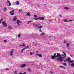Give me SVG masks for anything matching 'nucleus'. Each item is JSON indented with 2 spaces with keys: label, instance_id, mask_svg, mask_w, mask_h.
Returning <instances> with one entry per match:
<instances>
[{
  "label": "nucleus",
  "instance_id": "9b49d317",
  "mask_svg": "<svg viewBox=\"0 0 74 74\" xmlns=\"http://www.w3.org/2000/svg\"><path fill=\"white\" fill-rule=\"evenodd\" d=\"M59 67H60V68H62V69H65L66 68L64 66H59Z\"/></svg>",
  "mask_w": 74,
  "mask_h": 74
},
{
  "label": "nucleus",
  "instance_id": "052dcab7",
  "mask_svg": "<svg viewBox=\"0 0 74 74\" xmlns=\"http://www.w3.org/2000/svg\"><path fill=\"white\" fill-rule=\"evenodd\" d=\"M35 45H37V44H35Z\"/></svg>",
  "mask_w": 74,
  "mask_h": 74
},
{
  "label": "nucleus",
  "instance_id": "8fccbe9b",
  "mask_svg": "<svg viewBox=\"0 0 74 74\" xmlns=\"http://www.w3.org/2000/svg\"><path fill=\"white\" fill-rule=\"evenodd\" d=\"M23 74H26V72H24Z\"/></svg>",
  "mask_w": 74,
  "mask_h": 74
},
{
  "label": "nucleus",
  "instance_id": "423d86ee",
  "mask_svg": "<svg viewBox=\"0 0 74 74\" xmlns=\"http://www.w3.org/2000/svg\"><path fill=\"white\" fill-rule=\"evenodd\" d=\"M58 60H60V61H61V62H62L63 61V59H62V57H59Z\"/></svg>",
  "mask_w": 74,
  "mask_h": 74
},
{
  "label": "nucleus",
  "instance_id": "5fc2aeb1",
  "mask_svg": "<svg viewBox=\"0 0 74 74\" xmlns=\"http://www.w3.org/2000/svg\"><path fill=\"white\" fill-rule=\"evenodd\" d=\"M64 42L65 44H66V43H65V42H66V41H64Z\"/></svg>",
  "mask_w": 74,
  "mask_h": 74
},
{
  "label": "nucleus",
  "instance_id": "4be33fe9",
  "mask_svg": "<svg viewBox=\"0 0 74 74\" xmlns=\"http://www.w3.org/2000/svg\"><path fill=\"white\" fill-rule=\"evenodd\" d=\"M7 8H6L5 7L3 8V10L5 11H7Z\"/></svg>",
  "mask_w": 74,
  "mask_h": 74
},
{
  "label": "nucleus",
  "instance_id": "cd10ccee",
  "mask_svg": "<svg viewBox=\"0 0 74 74\" xmlns=\"http://www.w3.org/2000/svg\"><path fill=\"white\" fill-rule=\"evenodd\" d=\"M14 12H12V13H10V15H14Z\"/></svg>",
  "mask_w": 74,
  "mask_h": 74
},
{
  "label": "nucleus",
  "instance_id": "a878e982",
  "mask_svg": "<svg viewBox=\"0 0 74 74\" xmlns=\"http://www.w3.org/2000/svg\"><path fill=\"white\" fill-rule=\"evenodd\" d=\"M33 19H34V20H38L39 19V17L37 18H33Z\"/></svg>",
  "mask_w": 74,
  "mask_h": 74
},
{
  "label": "nucleus",
  "instance_id": "f03ea898",
  "mask_svg": "<svg viewBox=\"0 0 74 74\" xmlns=\"http://www.w3.org/2000/svg\"><path fill=\"white\" fill-rule=\"evenodd\" d=\"M63 21L64 22H68L73 21V20H69L68 21H67V19H63Z\"/></svg>",
  "mask_w": 74,
  "mask_h": 74
},
{
  "label": "nucleus",
  "instance_id": "69168bd1",
  "mask_svg": "<svg viewBox=\"0 0 74 74\" xmlns=\"http://www.w3.org/2000/svg\"><path fill=\"white\" fill-rule=\"evenodd\" d=\"M73 74H74V73Z\"/></svg>",
  "mask_w": 74,
  "mask_h": 74
},
{
  "label": "nucleus",
  "instance_id": "4c0bfd02",
  "mask_svg": "<svg viewBox=\"0 0 74 74\" xmlns=\"http://www.w3.org/2000/svg\"><path fill=\"white\" fill-rule=\"evenodd\" d=\"M56 54H57V53H56L53 55V56H56Z\"/></svg>",
  "mask_w": 74,
  "mask_h": 74
},
{
  "label": "nucleus",
  "instance_id": "49530a36",
  "mask_svg": "<svg viewBox=\"0 0 74 74\" xmlns=\"http://www.w3.org/2000/svg\"><path fill=\"white\" fill-rule=\"evenodd\" d=\"M8 3H10V1H9L8 0Z\"/></svg>",
  "mask_w": 74,
  "mask_h": 74
},
{
  "label": "nucleus",
  "instance_id": "f8f14e48",
  "mask_svg": "<svg viewBox=\"0 0 74 74\" xmlns=\"http://www.w3.org/2000/svg\"><path fill=\"white\" fill-rule=\"evenodd\" d=\"M36 55H38V56H39V57H40V58H42V55L41 54H36Z\"/></svg>",
  "mask_w": 74,
  "mask_h": 74
},
{
  "label": "nucleus",
  "instance_id": "e2e57ef3",
  "mask_svg": "<svg viewBox=\"0 0 74 74\" xmlns=\"http://www.w3.org/2000/svg\"><path fill=\"white\" fill-rule=\"evenodd\" d=\"M1 74H3V73H1Z\"/></svg>",
  "mask_w": 74,
  "mask_h": 74
},
{
  "label": "nucleus",
  "instance_id": "ddd939ff",
  "mask_svg": "<svg viewBox=\"0 0 74 74\" xmlns=\"http://www.w3.org/2000/svg\"><path fill=\"white\" fill-rule=\"evenodd\" d=\"M16 5H19V1H16Z\"/></svg>",
  "mask_w": 74,
  "mask_h": 74
},
{
  "label": "nucleus",
  "instance_id": "6ab92c4d",
  "mask_svg": "<svg viewBox=\"0 0 74 74\" xmlns=\"http://www.w3.org/2000/svg\"><path fill=\"white\" fill-rule=\"evenodd\" d=\"M44 34H45V33H41L40 34V35L41 36H43L44 35Z\"/></svg>",
  "mask_w": 74,
  "mask_h": 74
},
{
  "label": "nucleus",
  "instance_id": "412c9836",
  "mask_svg": "<svg viewBox=\"0 0 74 74\" xmlns=\"http://www.w3.org/2000/svg\"><path fill=\"white\" fill-rule=\"evenodd\" d=\"M26 15H27V16H30V12H28L27 13Z\"/></svg>",
  "mask_w": 74,
  "mask_h": 74
},
{
  "label": "nucleus",
  "instance_id": "473e14b6",
  "mask_svg": "<svg viewBox=\"0 0 74 74\" xmlns=\"http://www.w3.org/2000/svg\"><path fill=\"white\" fill-rule=\"evenodd\" d=\"M13 73L14 74H17V73H18V72L16 71H14L13 72Z\"/></svg>",
  "mask_w": 74,
  "mask_h": 74
},
{
  "label": "nucleus",
  "instance_id": "79ce46f5",
  "mask_svg": "<svg viewBox=\"0 0 74 74\" xmlns=\"http://www.w3.org/2000/svg\"><path fill=\"white\" fill-rule=\"evenodd\" d=\"M39 32H42V31H41V29H39Z\"/></svg>",
  "mask_w": 74,
  "mask_h": 74
},
{
  "label": "nucleus",
  "instance_id": "e433bc0d",
  "mask_svg": "<svg viewBox=\"0 0 74 74\" xmlns=\"http://www.w3.org/2000/svg\"><path fill=\"white\" fill-rule=\"evenodd\" d=\"M13 21H16V18H13Z\"/></svg>",
  "mask_w": 74,
  "mask_h": 74
},
{
  "label": "nucleus",
  "instance_id": "680f3d73",
  "mask_svg": "<svg viewBox=\"0 0 74 74\" xmlns=\"http://www.w3.org/2000/svg\"><path fill=\"white\" fill-rule=\"evenodd\" d=\"M71 56H72V55H71Z\"/></svg>",
  "mask_w": 74,
  "mask_h": 74
},
{
  "label": "nucleus",
  "instance_id": "dca6fc26",
  "mask_svg": "<svg viewBox=\"0 0 74 74\" xmlns=\"http://www.w3.org/2000/svg\"><path fill=\"white\" fill-rule=\"evenodd\" d=\"M40 26V24H36L35 25V26H36V27H39Z\"/></svg>",
  "mask_w": 74,
  "mask_h": 74
},
{
  "label": "nucleus",
  "instance_id": "5701e85b",
  "mask_svg": "<svg viewBox=\"0 0 74 74\" xmlns=\"http://www.w3.org/2000/svg\"><path fill=\"white\" fill-rule=\"evenodd\" d=\"M41 28H42V26H40V25L39 26V27H38V29H41Z\"/></svg>",
  "mask_w": 74,
  "mask_h": 74
},
{
  "label": "nucleus",
  "instance_id": "7ed1b4c3",
  "mask_svg": "<svg viewBox=\"0 0 74 74\" xmlns=\"http://www.w3.org/2000/svg\"><path fill=\"white\" fill-rule=\"evenodd\" d=\"M62 53L64 54H61L62 56H63L64 58H66V56L67 55L64 52H63Z\"/></svg>",
  "mask_w": 74,
  "mask_h": 74
},
{
  "label": "nucleus",
  "instance_id": "ea45409f",
  "mask_svg": "<svg viewBox=\"0 0 74 74\" xmlns=\"http://www.w3.org/2000/svg\"><path fill=\"white\" fill-rule=\"evenodd\" d=\"M34 16L35 17V18H37V16L36 15H34Z\"/></svg>",
  "mask_w": 74,
  "mask_h": 74
},
{
  "label": "nucleus",
  "instance_id": "de8ad7c7",
  "mask_svg": "<svg viewBox=\"0 0 74 74\" xmlns=\"http://www.w3.org/2000/svg\"><path fill=\"white\" fill-rule=\"evenodd\" d=\"M3 18H2V19L0 20V21H1V22H2V21H3Z\"/></svg>",
  "mask_w": 74,
  "mask_h": 74
},
{
  "label": "nucleus",
  "instance_id": "f704fd0d",
  "mask_svg": "<svg viewBox=\"0 0 74 74\" xmlns=\"http://www.w3.org/2000/svg\"><path fill=\"white\" fill-rule=\"evenodd\" d=\"M30 55H33V54H34V52L32 53V52H30Z\"/></svg>",
  "mask_w": 74,
  "mask_h": 74
},
{
  "label": "nucleus",
  "instance_id": "4468645a",
  "mask_svg": "<svg viewBox=\"0 0 74 74\" xmlns=\"http://www.w3.org/2000/svg\"><path fill=\"white\" fill-rule=\"evenodd\" d=\"M74 63V61L73 60H70L68 62V63Z\"/></svg>",
  "mask_w": 74,
  "mask_h": 74
},
{
  "label": "nucleus",
  "instance_id": "c03bdc74",
  "mask_svg": "<svg viewBox=\"0 0 74 74\" xmlns=\"http://www.w3.org/2000/svg\"><path fill=\"white\" fill-rule=\"evenodd\" d=\"M9 70V69L8 68H7L6 69H5V70Z\"/></svg>",
  "mask_w": 74,
  "mask_h": 74
},
{
  "label": "nucleus",
  "instance_id": "f257e3e1",
  "mask_svg": "<svg viewBox=\"0 0 74 74\" xmlns=\"http://www.w3.org/2000/svg\"><path fill=\"white\" fill-rule=\"evenodd\" d=\"M16 23L17 24L18 26H19L20 25H21V23H22V22L21 21H20L19 20H17Z\"/></svg>",
  "mask_w": 74,
  "mask_h": 74
},
{
  "label": "nucleus",
  "instance_id": "2eb2a0df",
  "mask_svg": "<svg viewBox=\"0 0 74 74\" xmlns=\"http://www.w3.org/2000/svg\"><path fill=\"white\" fill-rule=\"evenodd\" d=\"M67 61H70V60H71V58L70 57L68 58L67 59H66Z\"/></svg>",
  "mask_w": 74,
  "mask_h": 74
},
{
  "label": "nucleus",
  "instance_id": "bb28decb",
  "mask_svg": "<svg viewBox=\"0 0 74 74\" xmlns=\"http://www.w3.org/2000/svg\"><path fill=\"white\" fill-rule=\"evenodd\" d=\"M25 49H27V48H29V46H27V47H25L24 48Z\"/></svg>",
  "mask_w": 74,
  "mask_h": 74
},
{
  "label": "nucleus",
  "instance_id": "b1692460",
  "mask_svg": "<svg viewBox=\"0 0 74 74\" xmlns=\"http://www.w3.org/2000/svg\"><path fill=\"white\" fill-rule=\"evenodd\" d=\"M71 66L73 67H74V64L73 63L71 64Z\"/></svg>",
  "mask_w": 74,
  "mask_h": 74
},
{
  "label": "nucleus",
  "instance_id": "3c124183",
  "mask_svg": "<svg viewBox=\"0 0 74 74\" xmlns=\"http://www.w3.org/2000/svg\"><path fill=\"white\" fill-rule=\"evenodd\" d=\"M60 17H62V16L61 14H60Z\"/></svg>",
  "mask_w": 74,
  "mask_h": 74
},
{
  "label": "nucleus",
  "instance_id": "c85d7f7f",
  "mask_svg": "<svg viewBox=\"0 0 74 74\" xmlns=\"http://www.w3.org/2000/svg\"><path fill=\"white\" fill-rule=\"evenodd\" d=\"M33 21H29L28 22L27 24H29V23H31V22H32Z\"/></svg>",
  "mask_w": 74,
  "mask_h": 74
},
{
  "label": "nucleus",
  "instance_id": "9d476101",
  "mask_svg": "<svg viewBox=\"0 0 74 74\" xmlns=\"http://www.w3.org/2000/svg\"><path fill=\"white\" fill-rule=\"evenodd\" d=\"M56 58V56H53L51 57V59H55V58Z\"/></svg>",
  "mask_w": 74,
  "mask_h": 74
},
{
  "label": "nucleus",
  "instance_id": "13d9d810",
  "mask_svg": "<svg viewBox=\"0 0 74 74\" xmlns=\"http://www.w3.org/2000/svg\"><path fill=\"white\" fill-rule=\"evenodd\" d=\"M0 23L1 24V21H0Z\"/></svg>",
  "mask_w": 74,
  "mask_h": 74
},
{
  "label": "nucleus",
  "instance_id": "a211bd4d",
  "mask_svg": "<svg viewBox=\"0 0 74 74\" xmlns=\"http://www.w3.org/2000/svg\"><path fill=\"white\" fill-rule=\"evenodd\" d=\"M64 8L65 10H69V8L67 7H65Z\"/></svg>",
  "mask_w": 74,
  "mask_h": 74
},
{
  "label": "nucleus",
  "instance_id": "864d4df0",
  "mask_svg": "<svg viewBox=\"0 0 74 74\" xmlns=\"http://www.w3.org/2000/svg\"><path fill=\"white\" fill-rule=\"evenodd\" d=\"M19 74H23L22 73L20 72Z\"/></svg>",
  "mask_w": 74,
  "mask_h": 74
},
{
  "label": "nucleus",
  "instance_id": "6e6d98bb",
  "mask_svg": "<svg viewBox=\"0 0 74 74\" xmlns=\"http://www.w3.org/2000/svg\"><path fill=\"white\" fill-rule=\"evenodd\" d=\"M22 45H19V47H22Z\"/></svg>",
  "mask_w": 74,
  "mask_h": 74
},
{
  "label": "nucleus",
  "instance_id": "6e6552de",
  "mask_svg": "<svg viewBox=\"0 0 74 74\" xmlns=\"http://www.w3.org/2000/svg\"><path fill=\"white\" fill-rule=\"evenodd\" d=\"M21 67H26V64H22L20 66Z\"/></svg>",
  "mask_w": 74,
  "mask_h": 74
},
{
  "label": "nucleus",
  "instance_id": "0e129e2a",
  "mask_svg": "<svg viewBox=\"0 0 74 74\" xmlns=\"http://www.w3.org/2000/svg\"><path fill=\"white\" fill-rule=\"evenodd\" d=\"M58 20L59 21V20H60V19H58Z\"/></svg>",
  "mask_w": 74,
  "mask_h": 74
},
{
  "label": "nucleus",
  "instance_id": "7c9ffc66",
  "mask_svg": "<svg viewBox=\"0 0 74 74\" xmlns=\"http://www.w3.org/2000/svg\"><path fill=\"white\" fill-rule=\"evenodd\" d=\"M28 70L29 72H30L32 70V69L30 68H28Z\"/></svg>",
  "mask_w": 74,
  "mask_h": 74
},
{
  "label": "nucleus",
  "instance_id": "603ef678",
  "mask_svg": "<svg viewBox=\"0 0 74 74\" xmlns=\"http://www.w3.org/2000/svg\"><path fill=\"white\" fill-rule=\"evenodd\" d=\"M33 25H35V26H36V25L35 24V23H33Z\"/></svg>",
  "mask_w": 74,
  "mask_h": 74
},
{
  "label": "nucleus",
  "instance_id": "4d7b16f0",
  "mask_svg": "<svg viewBox=\"0 0 74 74\" xmlns=\"http://www.w3.org/2000/svg\"><path fill=\"white\" fill-rule=\"evenodd\" d=\"M36 53H38V51H36Z\"/></svg>",
  "mask_w": 74,
  "mask_h": 74
},
{
  "label": "nucleus",
  "instance_id": "a18cd8bd",
  "mask_svg": "<svg viewBox=\"0 0 74 74\" xmlns=\"http://www.w3.org/2000/svg\"><path fill=\"white\" fill-rule=\"evenodd\" d=\"M11 3H9V6H11Z\"/></svg>",
  "mask_w": 74,
  "mask_h": 74
},
{
  "label": "nucleus",
  "instance_id": "39448f33",
  "mask_svg": "<svg viewBox=\"0 0 74 74\" xmlns=\"http://www.w3.org/2000/svg\"><path fill=\"white\" fill-rule=\"evenodd\" d=\"M2 25L3 26H4L5 27H7V25L6 24L5 21L2 22Z\"/></svg>",
  "mask_w": 74,
  "mask_h": 74
},
{
  "label": "nucleus",
  "instance_id": "1a4fd4ad",
  "mask_svg": "<svg viewBox=\"0 0 74 74\" xmlns=\"http://www.w3.org/2000/svg\"><path fill=\"white\" fill-rule=\"evenodd\" d=\"M60 56H61V55H60V54L57 53V56H56V58H57V57H59Z\"/></svg>",
  "mask_w": 74,
  "mask_h": 74
},
{
  "label": "nucleus",
  "instance_id": "bf43d9fd",
  "mask_svg": "<svg viewBox=\"0 0 74 74\" xmlns=\"http://www.w3.org/2000/svg\"><path fill=\"white\" fill-rule=\"evenodd\" d=\"M51 36H49V38H51Z\"/></svg>",
  "mask_w": 74,
  "mask_h": 74
},
{
  "label": "nucleus",
  "instance_id": "0eeeda50",
  "mask_svg": "<svg viewBox=\"0 0 74 74\" xmlns=\"http://www.w3.org/2000/svg\"><path fill=\"white\" fill-rule=\"evenodd\" d=\"M39 19H40V21H44V19H45V18H44V17H39Z\"/></svg>",
  "mask_w": 74,
  "mask_h": 74
},
{
  "label": "nucleus",
  "instance_id": "393cba45",
  "mask_svg": "<svg viewBox=\"0 0 74 74\" xmlns=\"http://www.w3.org/2000/svg\"><path fill=\"white\" fill-rule=\"evenodd\" d=\"M14 11L15 10H12V11L9 12V14H11V13H12V12H14Z\"/></svg>",
  "mask_w": 74,
  "mask_h": 74
},
{
  "label": "nucleus",
  "instance_id": "09e8293b",
  "mask_svg": "<svg viewBox=\"0 0 74 74\" xmlns=\"http://www.w3.org/2000/svg\"><path fill=\"white\" fill-rule=\"evenodd\" d=\"M66 61H67V59L66 60H64V62H66Z\"/></svg>",
  "mask_w": 74,
  "mask_h": 74
},
{
  "label": "nucleus",
  "instance_id": "a19ab883",
  "mask_svg": "<svg viewBox=\"0 0 74 74\" xmlns=\"http://www.w3.org/2000/svg\"><path fill=\"white\" fill-rule=\"evenodd\" d=\"M50 73L51 74H52V73H53V71H50Z\"/></svg>",
  "mask_w": 74,
  "mask_h": 74
},
{
  "label": "nucleus",
  "instance_id": "72a5a7b5",
  "mask_svg": "<svg viewBox=\"0 0 74 74\" xmlns=\"http://www.w3.org/2000/svg\"><path fill=\"white\" fill-rule=\"evenodd\" d=\"M22 10L20 9L18 10V12H22Z\"/></svg>",
  "mask_w": 74,
  "mask_h": 74
},
{
  "label": "nucleus",
  "instance_id": "58836bf2",
  "mask_svg": "<svg viewBox=\"0 0 74 74\" xmlns=\"http://www.w3.org/2000/svg\"><path fill=\"white\" fill-rule=\"evenodd\" d=\"M9 29H11L12 27L10 26H9L8 27Z\"/></svg>",
  "mask_w": 74,
  "mask_h": 74
},
{
  "label": "nucleus",
  "instance_id": "37998d69",
  "mask_svg": "<svg viewBox=\"0 0 74 74\" xmlns=\"http://www.w3.org/2000/svg\"><path fill=\"white\" fill-rule=\"evenodd\" d=\"M4 42H7V40H4Z\"/></svg>",
  "mask_w": 74,
  "mask_h": 74
},
{
  "label": "nucleus",
  "instance_id": "c9c22d12",
  "mask_svg": "<svg viewBox=\"0 0 74 74\" xmlns=\"http://www.w3.org/2000/svg\"><path fill=\"white\" fill-rule=\"evenodd\" d=\"M25 45L24 44V43H23V45H22V46L23 47H25Z\"/></svg>",
  "mask_w": 74,
  "mask_h": 74
},
{
  "label": "nucleus",
  "instance_id": "c756f323",
  "mask_svg": "<svg viewBox=\"0 0 74 74\" xmlns=\"http://www.w3.org/2000/svg\"><path fill=\"white\" fill-rule=\"evenodd\" d=\"M62 64L63 65H64L65 66H66V65H67V63H64Z\"/></svg>",
  "mask_w": 74,
  "mask_h": 74
},
{
  "label": "nucleus",
  "instance_id": "f3484780",
  "mask_svg": "<svg viewBox=\"0 0 74 74\" xmlns=\"http://www.w3.org/2000/svg\"><path fill=\"white\" fill-rule=\"evenodd\" d=\"M69 46H70V44L68 43L66 45V47L68 49H69Z\"/></svg>",
  "mask_w": 74,
  "mask_h": 74
},
{
  "label": "nucleus",
  "instance_id": "aec40b11",
  "mask_svg": "<svg viewBox=\"0 0 74 74\" xmlns=\"http://www.w3.org/2000/svg\"><path fill=\"white\" fill-rule=\"evenodd\" d=\"M25 49L24 48H23L21 50V53H23V51H25Z\"/></svg>",
  "mask_w": 74,
  "mask_h": 74
},
{
  "label": "nucleus",
  "instance_id": "20e7f679",
  "mask_svg": "<svg viewBox=\"0 0 74 74\" xmlns=\"http://www.w3.org/2000/svg\"><path fill=\"white\" fill-rule=\"evenodd\" d=\"M13 52H14V49H12V51H10V55L11 56L13 55Z\"/></svg>",
  "mask_w": 74,
  "mask_h": 74
},
{
  "label": "nucleus",
  "instance_id": "2f4dec72",
  "mask_svg": "<svg viewBox=\"0 0 74 74\" xmlns=\"http://www.w3.org/2000/svg\"><path fill=\"white\" fill-rule=\"evenodd\" d=\"M21 34H19L18 36V37H21Z\"/></svg>",
  "mask_w": 74,
  "mask_h": 74
}]
</instances>
